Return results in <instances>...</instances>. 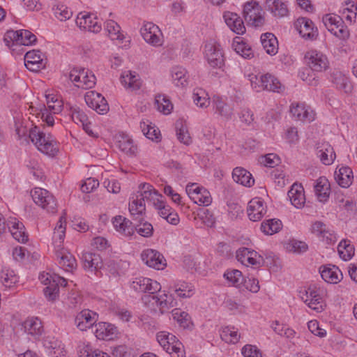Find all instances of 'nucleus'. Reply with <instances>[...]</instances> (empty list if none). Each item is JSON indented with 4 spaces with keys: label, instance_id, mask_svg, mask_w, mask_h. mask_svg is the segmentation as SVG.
Instances as JSON below:
<instances>
[{
    "label": "nucleus",
    "instance_id": "nucleus-43",
    "mask_svg": "<svg viewBox=\"0 0 357 357\" xmlns=\"http://www.w3.org/2000/svg\"><path fill=\"white\" fill-rule=\"evenodd\" d=\"M265 8L275 17H284L288 14V5L282 0H266Z\"/></svg>",
    "mask_w": 357,
    "mask_h": 357
},
{
    "label": "nucleus",
    "instance_id": "nucleus-62",
    "mask_svg": "<svg viewBox=\"0 0 357 357\" xmlns=\"http://www.w3.org/2000/svg\"><path fill=\"white\" fill-rule=\"evenodd\" d=\"M39 280L45 285L49 286L54 282H60L61 287H66L67 281L65 278L60 277L56 274L43 272L39 275Z\"/></svg>",
    "mask_w": 357,
    "mask_h": 357
},
{
    "label": "nucleus",
    "instance_id": "nucleus-10",
    "mask_svg": "<svg viewBox=\"0 0 357 357\" xmlns=\"http://www.w3.org/2000/svg\"><path fill=\"white\" fill-rule=\"evenodd\" d=\"M142 301L151 309L154 310L155 306L158 307L162 313L167 312L174 305L173 297L165 293L159 295H146L142 297Z\"/></svg>",
    "mask_w": 357,
    "mask_h": 357
},
{
    "label": "nucleus",
    "instance_id": "nucleus-15",
    "mask_svg": "<svg viewBox=\"0 0 357 357\" xmlns=\"http://www.w3.org/2000/svg\"><path fill=\"white\" fill-rule=\"evenodd\" d=\"M130 288L136 292L149 293V295H151L159 291L161 289V285L157 281L150 278L137 277L131 282Z\"/></svg>",
    "mask_w": 357,
    "mask_h": 357
},
{
    "label": "nucleus",
    "instance_id": "nucleus-20",
    "mask_svg": "<svg viewBox=\"0 0 357 357\" xmlns=\"http://www.w3.org/2000/svg\"><path fill=\"white\" fill-rule=\"evenodd\" d=\"M294 26L302 38L314 40L318 35V31L313 22L306 17L298 18Z\"/></svg>",
    "mask_w": 357,
    "mask_h": 357
},
{
    "label": "nucleus",
    "instance_id": "nucleus-1",
    "mask_svg": "<svg viewBox=\"0 0 357 357\" xmlns=\"http://www.w3.org/2000/svg\"><path fill=\"white\" fill-rule=\"evenodd\" d=\"M66 229V215H61L56 223L52 236L54 255L59 266L65 271H73L77 267L74 256L63 246Z\"/></svg>",
    "mask_w": 357,
    "mask_h": 357
},
{
    "label": "nucleus",
    "instance_id": "nucleus-25",
    "mask_svg": "<svg viewBox=\"0 0 357 357\" xmlns=\"http://www.w3.org/2000/svg\"><path fill=\"white\" fill-rule=\"evenodd\" d=\"M261 8L258 3L255 1L246 2L243 6V14L246 20L252 22L255 26L262 24L264 20L260 15Z\"/></svg>",
    "mask_w": 357,
    "mask_h": 357
},
{
    "label": "nucleus",
    "instance_id": "nucleus-34",
    "mask_svg": "<svg viewBox=\"0 0 357 357\" xmlns=\"http://www.w3.org/2000/svg\"><path fill=\"white\" fill-rule=\"evenodd\" d=\"M223 17L227 25L233 32L237 34H243L245 32L243 20L236 13L225 12Z\"/></svg>",
    "mask_w": 357,
    "mask_h": 357
},
{
    "label": "nucleus",
    "instance_id": "nucleus-8",
    "mask_svg": "<svg viewBox=\"0 0 357 357\" xmlns=\"http://www.w3.org/2000/svg\"><path fill=\"white\" fill-rule=\"evenodd\" d=\"M70 79L78 88L91 89L96 84V77L89 69L74 68L69 75Z\"/></svg>",
    "mask_w": 357,
    "mask_h": 357
},
{
    "label": "nucleus",
    "instance_id": "nucleus-48",
    "mask_svg": "<svg viewBox=\"0 0 357 357\" xmlns=\"http://www.w3.org/2000/svg\"><path fill=\"white\" fill-rule=\"evenodd\" d=\"M333 82L336 88L346 93L351 92L353 86L349 79L340 71H335L333 73Z\"/></svg>",
    "mask_w": 357,
    "mask_h": 357
},
{
    "label": "nucleus",
    "instance_id": "nucleus-31",
    "mask_svg": "<svg viewBox=\"0 0 357 357\" xmlns=\"http://www.w3.org/2000/svg\"><path fill=\"white\" fill-rule=\"evenodd\" d=\"M26 333L35 338L39 337L44 332V327L41 319L37 317H27L22 324Z\"/></svg>",
    "mask_w": 357,
    "mask_h": 357
},
{
    "label": "nucleus",
    "instance_id": "nucleus-46",
    "mask_svg": "<svg viewBox=\"0 0 357 357\" xmlns=\"http://www.w3.org/2000/svg\"><path fill=\"white\" fill-rule=\"evenodd\" d=\"M0 282L5 289H11L18 284L19 276L13 270L4 267L0 272Z\"/></svg>",
    "mask_w": 357,
    "mask_h": 357
},
{
    "label": "nucleus",
    "instance_id": "nucleus-9",
    "mask_svg": "<svg viewBox=\"0 0 357 357\" xmlns=\"http://www.w3.org/2000/svg\"><path fill=\"white\" fill-rule=\"evenodd\" d=\"M185 191L190 199L199 206H208L212 203V197L210 192L197 183L188 184Z\"/></svg>",
    "mask_w": 357,
    "mask_h": 357
},
{
    "label": "nucleus",
    "instance_id": "nucleus-50",
    "mask_svg": "<svg viewBox=\"0 0 357 357\" xmlns=\"http://www.w3.org/2000/svg\"><path fill=\"white\" fill-rule=\"evenodd\" d=\"M261 42L266 52L270 55L278 53V42L276 37L271 33H263L261 36Z\"/></svg>",
    "mask_w": 357,
    "mask_h": 357
},
{
    "label": "nucleus",
    "instance_id": "nucleus-21",
    "mask_svg": "<svg viewBox=\"0 0 357 357\" xmlns=\"http://www.w3.org/2000/svg\"><path fill=\"white\" fill-rule=\"evenodd\" d=\"M311 231L320 241L327 244H333L337 241L334 231L322 222L317 221L314 222L312 225Z\"/></svg>",
    "mask_w": 357,
    "mask_h": 357
},
{
    "label": "nucleus",
    "instance_id": "nucleus-14",
    "mask_svg": "<svg viewBox=\"0 0 357 357\" xmlns=\"http://www.w3.org/2000/svg\"><path fill=\"white\" fill-rule=\"evenodd\" d=\"M105 29L109 38L115 41L117 45L125 47L129 46L130 37L124 33L121 26L115 21L112 20H107L105 23Z\"/></svg>",
    "mask_w": 357,
    "mask_h": 357
},
{
    "label": "nucleus",
    "instance_id": "nucleus-41",
    "mask_svg": "<svg viewBox=\"0 0 357 357\" xmlns=\"http://www.w3.org/2000/svg\"><path fill=\"white\" fill-rule=\"evenodd\" d=\"M315 195L320 202H326L330 195V184L326 177L321 176L314 184Z\"/></svg>",
    "mask_w": 357,
    "mask_h": 357
},
{
    "label": "nucleus",
    "instance_id": "nucleus-47",
    "mask_svg": "<svg viewBox=\"0 0 357 357\" xmlns=\"http://www.w3.org/2000/svg\"><path fill=\"white\" fill-rule=\"evenodd\" d=\"M172 288L176 296L181 298H190L195 292L192 284L183 280L176 282Z\"/></svg>",
    "mask_w": 357,
    "mask_h": 357
},
{
    "label": "nucleus",
    "instance_id": "nucleus-33",
    "mask_svg": "<svg viewBox=\"0 0 357 357\" xmlns=\"http://www.w3.org/2000/svg\"><path fill=\"white\" fill-rule=\"evenodd\" d=\"M287 195L291 204L295 208L300 209L304 207L306 198L304 188L301 184H293L288 191Z\"/></svg>",
    "mask_w": 357,
    "mask_h": 357
},
{
    "label": "nucleus",
    "instance_id": "nucleus-52",
    "mask_svg": "<svg viewBox=\"0 0 357 357\" xmlns=\"http://www.w3.org/2000/svg\"><path fill=\"white\" fill-rule=\"evenodd\" d=\"M193 102L199 108H206L210 105V98L208 93L202 88H196L193 90L192 96Z\"/></svg>",
    "mask_w": 357,
    "mask_h": 357
},
{
    "label": "nucleus",
    "instance_id": "nucleus-28",
    "mask_svg": "<svg viewBox=\"0 0 357 357\" xmlns=\"http://www.w3.org/2000/svg\"><path fill=\"white\" fill-rule=\"evenodd\" d=\"M316 155L325 165L333 164L336 158L333 147L327 142L317 144Z\"/></svg>",
    "mask_w": 357,
    "mask_h": 357
},
{
    "label": "nucleus",
    "instance_id": "nucleus-59",
    "mask_svg": "<svg viewBox=\"0 0 357 357\" xmlns=\"http://www.w3.org/2000/svg\"><path fill=\"white\" fill-rule=\"evenodd\" d=\"M248 78L250 82L252 89L256 92L266 91V89H268L265 83L268 81L269 77H264V75L249 74Z\"/></svg>",
    "mask_w": 357,
    "mask_h": 357
},
{
    "label": "nucleus",
    "instance_id": "nucleus-61",
    "mask_svg": "<svg viewBox=\"0 0 357 357\" xmlns=\"http://www.w3.org/2000/svg\"><path fill=\"white\" fill-rule=\"evenodd\" d=\"M155 105L157 109L164 114H169L173 109V105L167 97L164 95H158L155 98Z\"/></svg>",
    "mask_w": 357,
    "mask_h": 357
},
{
    "label": "nucleus",
    "instance_id": "nucleus-18",
    "mask_svg": "<svg viewBox=\"0 0 357 357\" xmlns=\"http://www.w3.org/2000/svg\"><path fill=\"white\" fill-rule=\"evenodd\" d=\"M158 215L165 219L169 224L177 225L180 218L178 213L166 202L164 197L156 201L153 205Z\"/></svg>",
    "mask_w": 357,
    "mask_h": 357
},
{
    "label": "nucleus",
    "instance_id": "nucleus-60",
    "mask_svg": "<svg viewBox=\"0 0 357 357\" xmlns=\"http://www.w3.org/2000/svg\"><path fill=\"white\" fill-rule=\"evenodd\" d=\"M168 349L165 351L168 353L172 357H185V353L184 351L183 345L174 335V340L169 341Z\"/></svg>",
    "mask_w": 357,
    "mask_h": 357
},
{
    "label": "nucleus",
    "instance_id": "nucleus-24",
    "mask_svg": "<svg viewBox=\"0 0 357 357\" xmlns=\"http://www.w3.org/2000/svg\"><path fill=\"white\" fill-rule=\"evenodd\" d=\"M94 334L99 340H112L119 335L117 328L110 323L99 322L95 325Z\"/></svg>",
    "mask_w": 357,
    "mask_h": 357
},
{
    "label": "nucleus",
    "instance_id": "nucleus-7",
    "mask_svg": "<svg viewBox=\"0 0 357 357\" xmlns=\"http://www.w3.org/2000/svg\"><path fill=\"white\" fill-rule=\"evenodd\" d=\"M31 195L34 203L47 213H54L56 212L57 204L56 199L47 190L41 188H35L31 191Z\"/></svg>",
    "mask_w": 357,
    "mask_h": 357
},
{
    "label": "nucleus",
    "instance_id": "nucleus-22",
    "mask_svg": "<svg viewBox=\"0 0 357 357\" xmlns=\"http://www.w3.org/2000/svg\"><path fill=\"white\" fill-rule=\"evenodd\" d=\"M98 315L90 310H83L77 314L75 324L80 331H85L92 327L98 321Z\"/></svg>",
    "mask_w": 357,
    "mask_h": 357
},
{
    "label": "nucleus",
    "instance_id": "nucleus-26",
    "mask_svg": "<svg viewBox=\"0 0 357 357\" xmlns=\"http://www.w3.org/2000/svg\"><path fill=\"white\" fill-rule=\"evenodd\" d=\"M6 225L13 237L20 243L28 241V234L22 222L15 217H10L6 221Z\"/></svg>",
    "mask_w": 357,
    "mask_h": 357
},
{
    "label": "nucleus",
    "instance_id": "nucleus-29",
    "mask_svg": "<svg viewBox=\"0 0 357 357\" xmlns=\"http://www.w3.org/2000/svg\"><path fill=\"white\" fill-rule=\"evenodd\" d=\"M266 213V207L263 200L255 197L251 199L248 204L247 213L251 221L260 220Z\"/></svg>",
    "mask_w": 357,
    "mask_h": 357
},
{
    "label": "nucleus",
    "instance_id": "nucleus-56",
    "mask_svg": "<svg viewBox=\"0 0 357 357\" xmlns=\"http://www.w3.org/2000/svg\"><path fill=\"white\" fill-rule=\"evenodd\" d=\"M337 252L341 259L349 261L354 255L355 249L349 241L343 239L338 244Z\"/></svg>",
    "mask_w": 357,
    "mask_h": 357
},
{
    "label": "nucleus",
    "instance_id": "nucleus-54",
    "mask_svg": "<svg viewBox=\"0 0 357 357\" xmlns=\"http://www.w3.org/2000/svg\"><path fill=\"white\" fill-rule=\"evenodd\" d=\"M140 128L148 139L152 141L159 139L160 130L149 120H142L140 122Z\"/></svg>",
    "mask_w": 357,
    "mask_h": 357
},
{
    "label": "nucleus",
    "instance_id": "nucleus-40",
    "mask_svg": "<svg viewBox=\"0 0 357 357\" xmlns=\"http://www.w3.org/2000/svg\"><path fill=\"white\" fill-rule=\"evenodd\" d=\"M170 75L173 84L177 87H185L188 84L189 76L186 69L180 66L172 68Z\"/></svg>",
    "mask_w": 357,
    "mask_h": 357
},
{
    "label": "nucleus",
    "instance_id": "nucleus-42",
    "mask_svg": "<svg viewBox=\"0 0 357 357\" xmlns=\"http://www.w3.org/2000/svg\"><path fill=\"white\" fill-rule=\"evenodd\" d=\"M82 259L83 261V267L88 271H96L98 269H100L102 266L101 257L98 254L84 252L82 255Z\"/></svg>",
    "mask_w": 357,
    "mask_h": 357
},
{
    "label": "nucleus",
    "instance_id": "nucleus-44",
    "mask_svg": "<svg viewBox=\"0 0 357 357\" xmlns=\"http://www.w3.org/2000/svg\"><path fill=\"white\" fill-rule=\"evenodd\" d=\"M234 181L245 187H251L255 183V179L251 173L243 167H236L232 172Z\"/></svg>",
    "mask_w": 357,
    "mask_h": 357
},
{
    "label": "nucleus",
    "instance_id": "nucleus-13",
    "mask_svg": "<svg viewBox=\"0 0 357 357\" xmlns=\"http://www.w3.org/2000/svg\"><path fill=\"white\" fill-rule=\"evenodd\" d=\"M76 24L80 29L92 32L99 33L102 29L101 22L97 16L88 12H80L76 18Z\"/></svg>",
    "mask_w": 357,
    "mask_h": 357
},
{
    "label": "nucleus",
    "instance_id": "nucleus-23",
    "mask_svg": "<svg viewBox=\"0 0 357 357\" xmlns=\"http://www.w3.org/2000/svg\"><path fill=\"white\" fill-rule=\"evenodd\" d=\"M237 260L246 266H259L262 258L256 251L248 248H241L236 251Z\"/></svg>",
    "mask_w": 357,
    "mask_h": 357
},
{
    "label": "nucleus",
    "instance_id": "nucleus-17",
    "mask_svg": "<svg viewBox=\"0 0 357 357\" xmlns=\"http://www.w3.org/2000/svg\"><path fill=\"white\" fill-rule=\"evenodd\" d=\"M142 260L149 267L163 270L167 266L163 255L153 249H146L141 254Z\"/></svg>",
    "mask_w": 357,
    "mask_h": 357
},
{
    "label": "nucleus",
    "instance_id": "nucleus-36",
    "mask_svg": "<svg viewBox=\"0 0 357 357\" xmlns=\"http://www.w3.org/2000/svg\"><path fill=\"white\" fill-rule=\"evenodd\" d=\"M112 225L116 231L125 236H130L135 233L132 222L122 215L113 218Z\"/></svg>",
    "mask_w": 357,
    "mask_h": 357
},
{
    "label": "nucleus",
    "instance_id": "nucleus-58",
    "mask_svg": "<svg viewBox=\"0 0 357 357\" xmlns=\"http://www.w3.org/2000/svg\"><path fill=\"white\" fill-rule=\"evenodd\" d=\"M146 210L143 198L139 197L135 194L132 195L129 202V211L132 216L142 215Z\"/></svg>",
    "mask_w": 357,
    "mask_h": 357
},
{
    "label": "nucleus",
    "instance_id": "nucleus-3",
    "mask_svg": "<svg viewBox=\"0 0 357 357\" xmlns=\"http://www.w3.org/2000/svg\"><path fill=\"white\" fill-rule=\"evenodd\" d=\"M29 137L31 142L41 153L49 156H54L59 151V144L50 133L43 132L38 127L30 129Z\"/></svg>",
    "mask_w": 357,
    "mask_h": 357
},
{
    "label": "nucleus",
    "instance_id": "nucleus-63",
    "mask_svg": "<svg viewBox=\"0 0 357 357\" xmlns=\"http://www.w3.org/2000/svg\"><path fill=\"white\" fill-rule=\"evenodd\" d=\"M172 316L173 319L183 328H188L191 324L189 314L184 311H181L180 309L176 308L173 310Z\"/></svg>",
    "mask_w": 357,
    "mask_h": 357
},
{
    "label": "nucleus",
    "instance_id": "nucleus-30",
    "mask_svg": "<svg viewBox=\"0 0 357 357\" xmlns=\"http://www.w3.org/2000/svg\"><path fill=\"white\" fill-rule=\"evenodd\" d=\"M319 273L322 279L330 284H337L343 278V275L340 269L331 264H326L320 266Z\"/></svg>",
    "mask_w": 357,
    "mask_h": 357
},
{
    "label": "nucleus",
    "instance_id": "nucleus-19",
    "mask_svg": "<svg viewBox=\"0 0 357 357\" xmlns=\"http://www.w3.org/2000/svg\"><path fill=\"white\" fill-rule=\"evenodd\" d=\"M84 100L86 105L97 113L103 114L109 110L108 104L105 98L99 93L90 91L86 93Z\"/></svg>",
    "mask_w": 357,
    "mask_h": 357
},
{
    "label": "nucleus",
    "instance_id": "nucleus-39",
    "mask_svg": "<svg viewBox=\"0 0 357 357\" xmlns=\"http://www.w3.org/2000/svg\"><path fill=\"white\" fill-rule=\"evenodd\" d=\"M121 82L127 89L135 91L140 88L141 81L139 75L132 71L126 70L121 75Z\"/></svg>",
    "mask_w": 357,
    "mask_h": 357
},
{
    "label": "nucleus",
    "instance_id": "nucleus-55",
    "mask_svg": "<svg viewBox=\"0 0 357 357\" xmlns=\"http://www.w3.org/2000/svg\"><path fill=\"white\" fill-rule=\"evenodd\" d=\"M224 278L229 286H234L237 288H241L244 282V277L241 271L237 269L227 270L224 273Z\"/></svg>",
    "mask_w": 357,
    "mask_h": 357
},
{
    "label": "nucleus",
    "instance_id": "nucleus-11",
    "mask_svg": "<svg viewBox=\"0 0 357 357\" xmlns=\"http://www.w3.org/2000/svg\"><path fill=\"white\" fill-rule=\"evenodd\" d=\"M204 58L213 68H221L224 64V56L220 45L213 40L207 42L204 45Z\"/></svg>",
    "mask_w": 357,
    "mask_h": 357
},
{
    "label": "nucleus",
    "instance_id": "nucleus-64",
    "mask_svg": "<svg viewBox=\"0 0 357 357\" xmlns=\"http://www.w3.org/2000/svg\"><path fill=\"white\" fill-rule=\"evenodd\" d=\"M282 138L289 145L296 144L299 142L298 129L294 126H289L284 129Z\"/></svg>",
    "mask_w": 357,
    "mask_h": 357
},
{
    "label": "nucleus",
    "instance_id": "nucleus-38",
    "mask_svg": "<svg viewBox=\"0 0 357 357\" xmlns=\"http://www.w3.org/2000/svg\"><path fill=\"white\" fill-rule=\"evenodd\" d=\"M47 109L53 114H59L63 108V101L61 96L54 90L45 91Z\"/></svg>",
    "mask_w": 357,
    "mask_h": 357
},
{
    "label": "nucleus",
    "instance_id": "nucleus-5",
    "mask_svg": "<svg viewBox=\"0 0 357 357\" xmlns=\"http://www.w3.org/2000/svg\"><path fill=\"white\" fill-rule=\"evenodd\" d=\"M305 65L313 73H323L330 68V61L326 54L317 50H310L304 55Z\"/></svg>",
    "mask_w": 357,
    "mask_h": 357
},
{
    "label": "nucleus",
    "instance_id": "nucleus-32",
    "mask_svg": "<svg viewBox=\"0 0 357 357\" xmlns=\"http://www.w3.org/2000/svg\"><path fill=\"white\" fill-rule=\"evenodd\" d=\"M139 197L143 198V202H151L153 206L156 203L157 200L161 199L162 195L160 194L152 185L144 183L139 185L138 190L135 193Z\"/></svg>",
    "mask_w": 357,
    "mask_h": 357
},
{
    "label": "nucleus",
    "instance_id": "nucleus-6",
    "mask_svg": "<svg viewBox=\"0 0 357 357\" xmlns=\"http://www.w3.org/2000/svg\"><path fill=\"white\" fill-rule=\"evenodd\" d=\"M36 41V36L28 30H10L3 36L5 45L13 48L17 45H31Z\"/></svg>",
    "mask_w": 357,
    "mask_h": 357
},
{
    "label": "nucleus",
    "instance_id": "nucleus-16",
    "mask_svg": "<svg viewBox=\"0 0 357 357\" xmlns=\"http://www.w3.org/2000/svg\"><path fill=\"white\" fill-rule=\"evenodd\" d=\"M290 113L297 121L310 123L315 119V112L305 103H292L290 107Z\"/></svg>",
    "mask_w": 357,
    "mask_h": 357
},
{
    "label": "nucleus",
    "instance_id": "nucleus-12",
    "mask_svg": "<svg viewBox=\"0 0 357 357\" xmlns=\"http://www.w3.org/2000/svg\"><path fill=\"white\" fill-rule=\"evenodd\" d=\"M140 33L145 42L153 47H160L163 44V35L156 24L146 22L140 29Z\"/></svg>",
    "mask_w": 357,
    "mask_h": 357
},
{
    "label": "nucleus",
    "instance_id": "nucleus-37",
    "mask_svg": "<svg viewBox=\"0 0 357 357\" xmlns=\"http://www.w3.org/2000/svg\"><path fill=\"white\" fill-rule=\"evenodd\" d=\"M339 13L347 23L352 24L356 22L357 17V5L351 0H345L341 3Z\"/></svg>",
    "mask_w": 357,
    "mask_h": 357
},
{
    "label": "nucleus",
    "instance_id": "nucleus-45",
    "mask_svg": "<svg viewBox=\"0 0 357 357\" xmlns=\"http://www.w3.org/2000/svg\"><path fill=\"white\" fill-rule=\"evenodd\" d=\"M335 179L342 188L349 187L354 180L351 169L349 167H341L335 172Z\"/></svg>",
    "mask_w": 357,
    "mask_h": 357
},
{
    "label": "nucleus",
    "instance_id": "nucleus-35",
    "mask_svg": "<svg viewBox=\"0 0 357 357\" xmlns=\"http://www.w3.org/2000/svg\"><path fill=\"white\" fill-rule=\"evenodd\" d=\"M213 107L215 113L220 116L225 120H230L234 116L233 107L219 96L213 98Z\"/></svg>",
    "mask_w": 357,
    "mask_h": 357
},
{
    "label": "nucleus",
    "instance_id": "nucleus-57",
    "mask_svg": "<svg viewBox=\"0 0 357 357\" xmlns=\"http://www.w3.org/2000/svg\"><path fill=\"white\" fill-rule=\"evenodd\" d=\"M282 228V222L278 219H269L262 222L261 231L266 235H273Z\"/></svg>",
    "mask_w": 357,
    "mask_h": 357
},
{
    "label": "nucleus",
    "instance_id": "nucleus-53",
    "mask_svg": "<svg viewBox=\"0 0 357 357\" xmlns=\"http://www.w3.org/2000/svg\"><path fill=\"white\" fill-rule=\"evenodd\" d=\"M222 340L227 343L236 344L241 337L238 328L234 326H227L222 328L220 332Z\"/></svg>",
    "mask_w": 357,
    "mask_h": 357
},
{
    "label": "nucleus",
    "instance_id": "nucleus-49",
    "mask_svg": "<svg viewBox=\"0 0 357 357\" xmlns=\"http://www.w3.org/2000/svg\"><path fill=\"white\" fill-rule=\"evenodd\" d=\"M116 145L121 151L128 155H135L137 151V146L134 144L133 140L126 135L117 136Z\"/></svg>",
    "mask_w": 357,
    "mask_h": 357
},
{
    "label": "nucleus",
    "instance_id": "nucleus-4",
    "mask_svg": "<svg viewBox=\"0 0 357 357\" xmlns=\"http://www.w3.org/2000/svg\"><path fill=\"white\" fill-rule=\"evenodd\" d=\"M322 22L326 29L340 40L345 43L350 38V31L342 17L334 13L325 14Z\"/></svg>",
    "mask_w": 357,
    "mask_h": 357
},
{
    "label": "nucleus",
    "instance_id": "nucleus-51",
    "mask_svg": "<svg viewBox=\"0 0 357 357\" xmlns=\"http://www.w3.org/2000/svg\"><path fill=\"white\" fill-rule=\"evenodd\" d=\"M232 47L238 54L245 59H250L253 56V52L251 47L242 38L236 37L234 39Z\"/></svg>",
    "mask_w": 357,
    "mask_h": 357
},
{
    "label": "nucleus",
    "instance_id": "nucleus-2",
    "mask_svg": "<svg viewBox=\"0 0 357 357\" xmlns=\"http://www.w3.org/2000/svg\"><path fill=\"white\" fill-rule=\"evenodd\" d=\"M300 297L308 307L320 313L326 307V298L328 297V291L324 287L311 284L300 291Z\"/></svg>",
    "mask_w": 357,
    "mask_h": 357
},
{
    "label": "nucleus",
    "instance_id": "nucleus-27",
    "mask_svg": "<svg viewBox=\"0 0 357 357\" xmlns=\"http://www.w3.org/2000/svg\"><path fill=\"white\" fill-rule=\"evenodd\" d=\"M24 65L30 71L38 72L45 68L43 55L39 50H32L24 55Z\"/></svg>",
    "mask_w": 357,
    "mask_h": 357
}]
</instances>
